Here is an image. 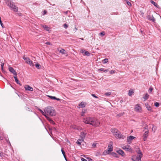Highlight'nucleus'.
I'll return each mask as SVG.
<instances>
[{"mask_svg":"<svg viewBox=\"0 0 161 161\" xmlns=\"http://www.w3.org/2000/svg\"><path fill=\"white\" fill-rule=\"evenodd\" d=\"M145 129L147 130H148V125H146L145 127L144 128Z\"/></svg>","mask_w":161,"mask_h":161,"instance_id":"49","label":"nucleus"},{"mask_svg":"<svg viewBox=\"0 0 161 161\" xmlns=\"http://www.w3.org/2000/svg\"><path fill=\"white\" fill-rule=\"evenodd\" d=\"M4 65V63H2L1 64V69H2V71H3V70Z\"/></svg>","mask_w":161,"mask_h":161,"instance_id":"34","label":"nucleus"},{"mask_svg":"<svg viewBox=\"0 0 161 161\" xmlns=\"http://www.w3.org/2000/svg\"><path fill=\"white\" fill-rule=\"evenodd\" d=\"M135 137L130 136L127 137V142L129 144H130L131 143V141Z\"/></svg>","mask_w":161,"mask_h":161,"instance_id":"11","label":"nucleus"},{"mask_svg":"<svg viewBox=\"0 0 161 161\" xmlns=\"http://www.w3.org/2000/svg\"><path fill=\"white\" fill-rule=\"evenodd\" d=\"M65 52H66V51H65V50L64 49H62L61 50H60L59 51V53H60L62 54H65L66 53Z\"/></svg>","mask_w":161,"mask_h":161,"instance_id":"25","label":"nucleus"},{"mask_svg":"<svg viewBox=\"0 0 161 161\" xmlns=\"http://www.w3.org/2000/svg\"><path fill=\"white\" fill-rule=\"evenodd\" d=\"M98 71H103L104 72V69H103V68H101V69H98Z\"/></svg>","mask_w":161,"mask_h":161,"instance_id":"46","label":"nucleus"},{"mask_svg":"<svg viewBox=\"0 0 161 161\" xmlns=\"http://www.w3.org/2000/svg\"><path fill=\"white\" fill-rule=\"evenodd\" d=\"M134 93V91L132 90H130L129 91L128 95L129 96H131L132 93Z\"/></svg>","mask_w":161,"mask_h":161,"instance_id":"26","label":"nucleus"},{"mask_svg":"<svg viewBox=\"0 0 161 161\" xmlns=\"http://www.w3.org/2000/svg\"><path fill=\"white\" fill-rule=\"evenodd\" d=\"M91 161H92V159H90V161H91Z\"/></svg>","mask_w":161,"mask_h":161,"instance_id":"61","label":"nucleus"},{"mask_svg":"<svg viewBox=\"0 0 161 161\" xmlns=\"http://www.w3.org/2000/svg\"><path fill=\"white\" fill-rule=\"evenodd\" d=\"M126 1V2L127 3V4L129 6H131V4L130 2H129V1H127V0Z\"/></svg>","mask_w":161,"mask_h":161,"instance_id":"39","label":"nucleus"},{"mask_svg":"<svg viewBox=\"0 0 161 161\" xmlns=\"http://www.w3.org/2000/svg\"><path fill=\"white\" fill-rule=\"evenodd\" d=\"M146 17L149 20L152 21L153 22H155L156 20L155 19L153 15H147L146 16Z\"/></svg>","mask_w":161,"mask_h":161,"instance_id":"7","label":"nucleus"},{"mask_svg":"<svg viewBox=\"0 0 161 161\" xmlns=\"http://www.w3.org/2000/svg\"><path fill=\"white\" fill-rule=\"evenodd\" d=\"M92 147L94 148L95 147H96V144H95V143H93V144H92Z\"/></svg>","mask_w":161,"mask_h":161,"instance_id":"52","label":"nucleus"},{"mask_svg":"<svg viewBox=\"0 0 161 161\" xmlns=\"http://www.w3.org/2000/svg\"><path fill=\"white\" fill-rule=\"evenodd\" d=\"M64 27L65 28V29H67L68 26V25L66 24H64Z\"/></svg>","mask_w":161,"mask_h":161,"instance_id":"42","label":"nucleus"},{"mask_svg":"<svg viewBox=\"0 0 161 161\" xmlns=\"http://www.w3.org/2000/svg\"><path fill=\"white\" fill-rule=\"evenodd\" d=\"M149 95L147 94L146 93L144 96L143 97V98L144 99V101H146L149 98Z\"/></svg>","mask_w":161,"mask_h":161,"instance_id":"22","label":"nucleus"},{"mask_svg":"<svg viewBox=\"0 0 161 161\" xmlns=\"http://www.w3.org/2000/svg\"><path fill=\"white\" fill-rule=\"evenodd\" d=\"M23 58L25 60V62L29 64L31 66H34L32 61H31L29 58L24 57Z\"/></svg>","mask_w":161,"mask_h":161,"instance_id":"6","label":"nucleus"},{"mask_svg":"<svg viewBox=\"0 0 161 161\" xmlns=\"http://www.w3.org/2000/svg\"><path fill=\"white\" fill-rule=\"evenodd\" d=\"M9 70L11 73H13L14 75H17L16 72L12 67H9Z\"/></svg>","mask_w":161,"mask_h":161,"instance_id":"13","label":"nucleus"},{"mask_svg":"<svg viewBox=\"0 0 161 161\" xmlns=\"http://www.w3.org/2000/svg\"><path fill=\"white\" fill-rule=\"evenodd\" d=\"M117 152L119 154L121 155L122 156H124L125 155V154L124 152L122 150H119L117 151Z\"/></svg>","mask_w":161,"mask_h":161,"instance_id":"16","label":"nucleus"},{"mask_svg":"<svg viewBox=\"0 0 161 161\" xmlns=\"http://www.w3.org/2000/svg\"><path fill=\"white\" fill-rule=\"evenodd\" d=\"M154 105L156 107H158L159 105V103L157 102L155 103Z\"/></svg>","mask_w":161,"mask_h":161,"instance_id":"43","label":"nucleus"},{"mask_svg":"<svg viewBox=\"0 0 161 161\" xmlns=\"http://www.w3.org/2000/svg\"><path fill=\"white\" fill-rule=\"evenodd\" d=\"M24 88L26 91L31 92H32L33 91V88L28 85H25L24 86Z\"/></svg>","mask_w":161,"mask_h":161,"instance_id":"9","label":"nucleus"},{"mask_svg":"<svg viewBox=\"0 0 161 161\" xmlns=\"http://www.w3.org/2000/svg\"><path fill=\"white\" fill-rule=\"evenodd\" d=\"M108 58H105L102 60L103 64H105L108 62Z\"/></svg>","mask_w":161,"mask_h":161,"instance_id":"28","label":"nucleus"},{"mask_svg":"<svg viewBox=\"0 0 161 161\" xmlns=\"http://www.w3.org/2000/svg\"><path fill=\"white\" fill-rule=\"evenodd\" d=\"M83 121L84 123L93 126H98L100 124V122L97 119L92 117H86L83 119Z\"/></svg>","mask_w":161,"mask_h":161,"instance_id":"1","label":"nucleus"},{"mask_svg":"<svg viewBox=\"0 0 161 161\" xmlns=\"http://www.w3.org/2000/svg\"><path fill=\"white\" fill-rule=\"evenodd\" d=\"M135 110L136 112H139L141 110V108L139 104H137L135 108Z\"/></svg>","mask_w":161,"mask_h":161,"instance_id":"12","label":"nucleus"},{"mask_svg":"<svg viewBox=\"0 0 161 161\" xmlns=\"http://www.w3.org/2000/svg\"><path fill=\"white\" fill-rule=\"evenodd\" d=\"M71 127L73 129L75 130H76L77 128V127L75 125H72L71 126Z\"/></svg>","mask_w":161,"mask_h":161,"instance_id":"37","label":"nucleus"},{"mask_svg":"<svg viewBox=\"0 0 161 161\" xmlns=\"http://www.w3.org/2000/svg\"><path fill=\"white\" fill-rule=\"evenodd\" d=\"M142 155V152L140 151H139L137 156L133 157L132 158V160L133 161H141Z\"/></svg>","mask_w":161,"mask_h":161,"instance_id":"5","label":"nucleus"},{"mask_svg":"<svg viewBox=\"0 0 161 161\" xmlns=\"http://www.w3.org/2000/svg\"><path fill=\"white\" fill-rule=\"evenodd\" d=\"M65 159L66 160V161H67V160L66 158H65Z\"/></svg>","mask_w":161,"mask_h":161,"instance_id":"59","label":"nucleus"},{"mask_svg":"<svg viewBox=\"0 0 161 161\" xmlns=\"http://www.w3.org/2000/svg\"><path fill=\"white\" fill-rule=\"evenodd\" d=\"M81 161H87V160L84 158H82L81 159Z\"/></svg>","mask_w":161,"mask_h":161,"instance_id":"51","label":"nucleus"},{"mask_svg":"<svg viewBox=\"0 0 161 161\" xmlns=\"http://www.w3.org/2000/svg\"><path fill=\"white\" fill-rule=\"evenodd\" d=\"M150 2L152 4H153L155 6L157 7V8H159V5H158L157 3L155 2L154 1H153V0L150 1Z\"/></svg>","mask_w":161,"mask_h":161,"instance_id":"19","label":"nucleus"},{"mask_svg":"<svg viewBox=\"0 0 161 161\" xmlns=\"http://www.w3.org/2000/svg\"><path fill=\"white\" fill-rule=\"evenodd\" d=\"M91 161H92V159H90V161H91Z\"/></svg>","mask_w":161,"mask_h":161,"instance_id":"60","label":"nucleus"},{"mask_svg":"<svg viewBox=\"0 0 161 161\" xmlns=\"http://www.w3.org/2000/svg\"><path fill=\"white\" fill-rule=\"evenodd\" d=\"M109 70V69H106V70H104V72H107Z\"/></svg>","mask_w":161,"mask_h":161,"instance_id":"54","label":"nucleus"},{"mask_svg":"<svg viewBox=\"0 0 161 161\" xmlns=\"http://www.w3.org/2000/svg\"><path fill=\"white\" fill-rule=\"evenodd\" d=\"M111 92H108L105 93V95L106 96H108L111 94Z\"/></svg>","mask_w":161,"mask_h":161,"instance_id":"29","label":"nucleus"},{"mask_svg":"<svg viewBox=\"0 0 161 161\" xmlns=\"http://www.w3.org/2000/svg\"><path fill=\"white\" fill-rule=\"evenodd\" d=\"M92 96H93V97H94L95 98H98L96 96V95L95 94H92Z\"/></svg>","mask_w":161,"mask_h":161,"instance_id":"48","label":"nucleus"},{"mask_svg":"<svg viewBox=\"0 0 161 161\" xmlns=\"http://www.w3.org/2000/svg\"><path fill=\"white\" fill-rule=\"evenodd\" d=\"M81 116H84V114L81 113Z\"/></svg>","mask_w":161,"mask_h":161,"instance_id":"56","label":"nucleus"},{"mask_svg":"<svg viewBox=\"0 0 161 161\" xmlns=\"http://www.w3.org/2000/svg\"><path fill=\"white\" fill-rule=\"evenodd\" d=\"M86 110L85 109H83L82 110V111L81 112V114H85L86 113Z\"/></svg>","mask_w":161,"mask_h":161,"instance_id":"36","label":"nucleus"},{"mask_svg":"<svg viewBox=\"0 0 161 161\" xmlns=\"http://www.w3.org/2000/svg\"><path fill=\"white\" fill-rule=\"evenodd\" d=\"M124 114V112L119 113V114H118L117 115V116L119 117H120L123 115Z\"/></svg>","mask_w":161,"mask_h":161,"instance_id":"32","label":"nucleus"},{"mask_svg":"<svg viewBox=\"0 0 161 161\" xmlns=\"http://www.w3.org/2000/svg\"><path fill=\"white\" fill-rule=\"evenodd\" d=\"M129 146L127 145V146H124L123 147V149H127V150H128V149H130V148H129Z\"/></svg>","mask_w":161,"mask_h":161,"instance_id":"31","label":"nucleus"},{"mask_svg":"<svg viewBox=\"0 0 161 161\" xmlns=\"http://www.w3.org/2000/svg\"><path fill=\"white\" fill-rule=\"evenodd\" d=\"M0 156H1V153H0Z\"/></svg>","mask_w":161,"mask_h":161,"instance_id":"57","label":"nucleus"},{"mask_svg":"<svg viewBox=\"0 0 161 161\" xmlns=\"http://www.w3.org/2000/svg\"><path fill=\"white\" fill-rule=\"evenodd\" d=\"M153 126L152 127V131H153L154 132H155L156 129V127L154 125H153Z\"/></svg>","mask_w":161,"mask_h":161,"instance_id":"30","label":"nucleus"},{"mask_svg":"<svg viewBox=\"0 0 161 161\" xmlns=\"http://www.w3.org/2000/svg\"><path fill=\"white\" fill-rule=\"evenodd\" d=\"M81 39L82 40H83V38H82Z\"/></svg>","mask_w":161,"mask_h":161,"instance_id":"62","label":"nucleus"},{"mask_svg":"<svg viewBox=\"0 0 161 161\" xmlns=\"http://www.w3.org/2000/svg\"><path fill=\"white\" fill-rule=\"evenodd\" d=\"M43 27L47 31L49 30V27L47 25L43 26Z\"/></svg>","mask_w":161,"mask_h":161,"instance_id":"33","label":"nucleus"},{"mask_svg":"<svg viewBox=\"0 0 161 161\" xmlns=\"http://www.w3.org/2000/svg\"><path fill=\"white\" fill-rule=\"evenodd\" d=\"M85 54L87 56H89L90 55V53L88 51L85 52Z\"/></svg>","mask_w":161,"mask_h":161,"instance_id":"41","label":"nucleus"},{"mask_svg":"<svg viewBox=\"0 0 161 161\" xmlns=\"http://www.w3.org/2000/svg\"><path fill=\"white\" fill-rule=\"evenodd\" d=\"M149 132V131L148 130L147 131H146L143 134V139L144 141H145L146 140V139L148 137Z\"/></svg>","mask_w":161,"mask_h":161,"instance_id":"10","label":"nucleus"},{"mask_svg":"<svg viewBox=\"0 0 161 161\" xmlns=\"http://www.w3.org/2000/svg\"><path fill=\"white\" fill-rule=\"evenodd\" d=\"M35 66H36V67L37 69H39L40 68V65L39 64H36Z\"/></svg>","mask_w":161,"mask_h":161,"instance_id":"35","label":"nucleus"},{"mask_svg":"<svg viewBox=\"0 0 161 161\" xmlns=\"http://www.w3.org/2000/svg\"><path fill=\"white\" fill-rule=\"evenodd\" d=\"M84 140L82 139H78L76 142V143L78 145H81V143L83 142Z\"/></svg>","mask_w":161,"mask_h":161,"instance_id":"21","label":"nucleus"},{"mask_svg":"<svg viewBox=\"0 0 161 161\" xmlns=\"http://www.w3.org/2000/svg\"><path fill=\"white\" fill-rule=\"evenodd\" d=\"M65 159L66 160V161H67V160L66 158H65Z\"/></svg>","mask_w":161,"mask_h":161,"instance_id":"58","label":"nucleus"},{"mask_svg":"<svg viewBox=\"0 0 161 161\" xmlns=\"http://www.w3.org/2000/svg\"><path fill=\"white\" fill-rule=\"evenodd\" d=\"M47 97H49V98H51V99H52L56 100H57L58 101H59L60 100V99L57 98L55 97L52 96H49V95H47Z\"/></svg>","mask_w":161,"mask_h":161,"instance_id":"18","label":"nucleus"},{"mask_svg":"<svg viewBox=\"0 0 161 161\" xmlns=\"http://www.w3.org/2000/svg\"><path fill=\"white\" fill-rule=\"evenodd\" d=\"M111 143L112 142H110V144L108 145V150L105 151V152L106 153H107L108 154L109 152H111L113 150V146L111 144Z\"/></svg>","mask_w":161,"mask_h":161,"instance_id":"8","label":"nucleus"},{"mask_svg":"<svg viewBox=\"0 0 161 161\" xmlns=\"http://www.w3.org/2000/svg\"><path fill=\"white\" fill-rule=\"evenodd\" d=\"M14 77V79H15V82H16V83L17 84H19L20 86H21V84H20V82H19V81L18 80V79L17 78V76H15Z\"/></svg>","mask_w":161,"mask_h":161,"instance_id":"23","label":"nucleus"},{"mask_svg":"<svg viewBox=\"0 0 161 161\" xmlns=\"http://www.w3.org/2000/svg\"><path fill=\"white\" fill-rule=\"evenodd\" d=\"M77 30V28L75 27L74 30V31H75V32H76Z\"/></svg>","mask_w":161,"mask_h":161,"instance_id":"53","label":"nucleus"},{"mask_svg":"<svg viewBox=\"0 0 161 161\" xmlns=\"http://www.w3.org/2000/svg\"><path fill=\"white\" fill-rule=\"evenodd\" d=\"M46 118L52 124L54 125L55 122L53 120L48 116H46Z\"/></svg>","mask_w":161,"mask_h":161,"instance_id":"15","label":"nucleus"},{"mask_svg":"<svg viewBox=\"0 0 161 161\" xmlns=\"http://www.w3.org/2000/svg\"><path fill=\"white\" fill-rule=\"evenodd\" d=\"M110 74H113L115 72V71L114 70H112L110 71L109 72Z\"/></svg>","mask_w":161,"mask_h":161,"instance_id":"45","label":"nucleus"},{"mask_svg":"<svg viewBox=\"0 0 161 161\" xmlns=\"http://www.w3.org/2000/svg\"><path fill=\"white\" fill-rule=\"evenodd\" d=\"M153 88L152 87H150V88H149V90H148V92H149V93H151L153 91Z\"/></svg>","mask_w":161,"mask_h":161,"instance_id":"38","label":"nucleus"},{"mask_svg":"<svg viewBox=\"0 0 161 161\" xmlns=\"http://www.w3.org/2000/svg\"><path fill=\"white\" fill-rule=\"evenodd\" d=\"M111 131L115 137L119 139H124L125 136L121 134L120 132L117 129H112Z\"/></svg>","mask_w":161,"mask_h":161,"instance_id":"3","label":"nucleus"},{"mask_svg":"<svg viewBox=\"0 0 161 161\" xmlns=\"http://www.w3.org/2000/svg\"><path fill=\"white\" fill-rule=\"evenodd\" d=\"M82 128L81 127H77V130H82Z\"/></svg>","mask_w":161,"mask_h":161,"instance_id":"47","label":"nucleus"},{"mask_svg":"<svg viewBox=\"0 0 161 161\" xmlns=\"http://www.w3.org/2000/svg\"><path fill=\"white\" fill-rule=\"evenodd\" d=\"M112 154L113 156H114V157H117V154L115 153H112Z\"/></svg>","mask_w":161,"mask_h":161,"instance_id":"40","label":"nucleus"},{"mask_svg":"<svg viewBox=\"0 0 161 161\" xmlns=\"http://www.w3.org/2000/svg\"><path fill=\"white\" fill-rule=\"evenodd\" d=\"M38 110L42 114L44 115L46 117V116L45 115V111H43L42 110L40 109H39Z\"/></svg>","mask_w":161,"mask_h":161,"instance_id":"24","label":"nucleus"},{"mask_svg":"<svg viewBox=\"0 0 161 161\" xmlns=\"http://www.w3.org/2000/svg\"><path fill=\"white\" fill-rule=\"evenodd\" d=\"M45 115L47 116H54L56 115V112L54 108L50 106L46 107L44 108Z\"/></svg>","mask_w":161,"mask_h":161,"instance_id":"2","label":"nucleus"},{"mask_svg":"<svg viewBox=\"0 0 161 161\" xmlns=\"http://www.w3.org/2000/svg\"><path fill=\"white\" fill-rule=\"evenodd\" d=\"M86 105V103L85 102H82L78 105L80 108H84Z\"/></svg>","mask_w":161,"mask_h":161,"instance_id":"17","label":"nucleus"},{"mask_svg":"<svg viewBox=\"0 0 161 161\" xmlns=\"http://www.w3.org/2000/svg\"><path fill=\"white\" fill-rule=\"evenodd\" d=\"M4 1L8 6L10 8L11 10L15 12L18 11V8L15 6L13 2H12V0H4Z\"/></svg>","mask_w":161,"mask_h":161,"instance_id":"4","label":"nucleus"},{"mask_svg":"<svg viewBox=\"0 0 161 161\" xmlns=\"http://www.w3.org/2000/svg\"><path fill=\"white\" fill-rule=\"evenodd\" d=\"M45 44H47V45H52V44L50 42H46L45 43Z\"/></svg>","mask_w":161,"mask_h":161,"instance_id":"50","label":"nucleus"},{"mask_svg":"<svg viewBox=\"0 0 161 161\" xmlns=\"http://www.w3.org/2000/svg\"><path fill=\"white\" fill-rule=\"evenodd\" d=\"M61 151L62 153L64 158H66V155H65V152H64V150H63V148H62Z\"/></svg>","mask_w":161,"mask_h":161,"instance_id":"27","label":"nucleus"},{"mask_svg":"<svg viewBox=\"0 0 161 161\" xmlns=\"http://www.w3.org/2000/svg\"><path fill=\"white\" fill-rule=\"evenodd\" d=\"M145 106L146 108L148 111H151L152 110V108L147 103L145 104Z\"/></svg>","mask_w":161,"mask_h":161,"instance_id":"20","label":"nucleus"},{"mask_svg":"<svg viewBox=\"0 0 161 161\" xmlns=\"http://www.w3.org/2000/svg\"><path fill=\"white\" fill-rule=\"evenodd\" d=\"M44 15L45 14L47 13V11L46 10H44L43 11Z\"/></svg>","mask_w":161,"mask_h":161,"instance_id":"55","label":"nucleus"},{"mask_svg":"<svg viewBox=\"0 0 161 161\" xmlns=\"http://www.w3.org/2000/svg\"><path fill=\"white\" fill-rule=\"evenodd\" d=\"M105 33L104 32H102L100 33V35L101 36H103L105 35Z\"/></svg>","mask_w":161,"mask_h":161,"instance_id":"44","label":"nucleus"},{"mask_svg":"<svg viewBox=\"0 0 161 161\" xmlns=\"http://www.w3.org/2000/svg\"><path fill=\"white\" fill-rule=\"evenodd\" d=\"M86 133L84 132H81L80 134V136L81 139L84 140V139L85 138L86 135Z\"/></svg>","mask_w":161,"mask_h":161,"instance_id":"14","label":"nucleus"}]
</instances>
